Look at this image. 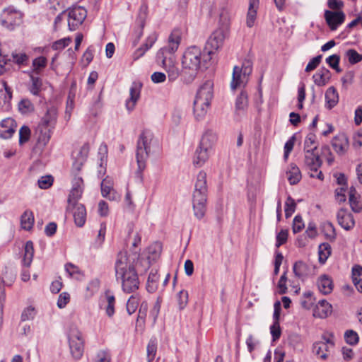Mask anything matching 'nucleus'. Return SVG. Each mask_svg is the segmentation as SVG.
<instances>
[{
	"instance_id": "ea45409f",
	"label": "nucleus",
	"mask_w": 362,
	"mask_h": 362,
	"mask_svg": "<svg viewBox=\"0 0 362 362\" xmlns=\"http://www.w3.org/2000/svg\"><path fill=\"white\" fill-rule=\"evenodd\" d=\"M345 56L347 58L349 62L351 64H355L362 60V54H360L354 49H349L346 50L345 52Z\"/></svg>"
},
{
	"instance_id": "b1692460",
	"label": "nucleus",
	"mask_w": 362,
	"mask_h": 362,
	"mask_svg": "<svg viewBox=\"0 0 362 362\" xmlns=\"http://www.w3.org/2000/svg\"><path fill=\"white\" fill-rule=\"evenodd\" d=\"M248 81V78L243 75L241 72L240 67L235 66L233 68L232 81L230 83V88L232 90H235L238 88L244 86Z\"/></svg>"
},
{
	"instance_id": "a19ab883",
	"label": "nucleus",
	"mask_w": 362,
	"mask_h": 362,
	"mask_svg": "<svg viewBox=\"0 0 362 362\" xmlns=\"http://www.w3.org/2000/svg\"><path fill=\"white\" fill-rule=\"evenodd\" d=\"M47 59L45 57H39L33 61V70L35 73L39 74L40 71L47 66Z\"/></svg>"
},
{
	"instance_id": "dca6fc26",
	"label": "nucleus",
	"mask_w": 362,
	"mask_h": 362,
	"mask_svg": "<svg viewBox=\"0 0 362 362\" xmlns=\"http://www.w3.org/2000/svg\"><path fill=\"white\" fill-rule=\"evenodd\" d=\"M324 17L331 30H337L345 21V14L341 11L326 10Z\"/></svg>"
},
{
	"instance_id": "39448f33",
	"label": "nucleus",
	"mask_w": 362,
	"mask_h": 362,
	"mask_svg": "<svg viewBox=\"0 0 362 362\" xmlns=\"http://www.w3.org/2000/svg\"><path fill=\"white\" fill-rule=\"evenodd\" d=\"M57 117V110L55 107H51L47 110L41 122L37 127V131L39 132L38 141L44 145L46 144L51 134V128H54Z\"/></svg>"
},
{
	"instance_id": "6e6d98bb",
	"label": "nucleus",
	"mask_w": 362,
	"mask_h": 362,
	"mask_svg": "<svg viewBox=\"0 0 362 362\" xmlns=\"http://www.w3.org/2000/svg\"><path fill=\"white\" fill-rule=\"evenodd\" d=\"M156 344L154 341H150L147 346V359L148 362H152L154 359L156 353Z\"/></svg>"
},
{
	"instance_id": "e433bc0d",
	"label": "nucleus",
	"mask_w": 362,
	"mask_h": 362,
	"mask_svg": "<svg viewBox=\"0 0 362 362\" xmlns=\"http://www.w3.org/2000/svg\"><path fill=\"white\" fill-rule=\"evenodd\" d=\"M331 252L332 248L329 243H324L320 244L318 248L319 262L321 264H325L331 255Z\"/></svg>"
},
{
	"instance_id": "4d7b16f0",
	"label": "nucleus",
	"mask_w": 362,
	"mask_h": 362,
	"mask_svg": "<svg viewBox=\"0 0 362 362\" xmlns=\"http://www.w3.org/2000/svg\"><path fill=\"white\" fill-rule=\"evenodd\" d=\"M270 332L272 336L273 341H276L281 337V330L279 322H274L270 327Z\"/></svg>"
},
{
	"instance_id": "423d86ee",
	"label": "nucleus",
	"mask_w": 362,
	"mask_h": 362,
	"mask_svg": "<svg viewBox=\"0 0 362 362\" xmlns=\"http://www.w3.org/2000/svg\"><path fill=\"white\" fill-rule=\"evenodd\" d=\"M153 134L150 131L145 130L140 134L136 146V161L139 169L143 170L146 168V162L150 152V144Z\"/></svg>"
},
{
	"instance_id": "c85d7f7f",
	"label": "nucleus",
	"mask_w": 362,
	"mask_h": 362,
	"mask_svg": "<svg viewBox=\"0 0 362 362\" xmlns=\"http://www.w3.org/2000/svg\"><path fill=\"white\" fill-rule=\"evenodd\" d=\"M329 71L326 68L319 69L313 76L314 83L319 86H325L329 79Z\"/></svg>"
},
{
	"instance_id": "2f4dec72",
	"label": "nucleus",
	"mask_w": 362,
	"mask_h": 362,
	"mask_svg": "<svg viewBox=\"0 0 362 362\" xmlns=\"http://www.w3.org/2000/svg\"><path fill=\"white\" fill-rule=\"evenodd\" d=\"M34 255L33 243L32 241H27L24 247V255L23 259V264L25 267H30Z\"/></svg>"
},
{
	"instance_id": "7c9ffc66",
	"label": "nucleus",
	"mask_w": 362,
	"mask_h": 362,
	"mask_svg": "<svg viewBox=\"0 0 362 362\" xmlns=\"http://www.w3.org/2000/svg\"><path fill=\"white\" fill-rule=\"evenodd\" d=\"M287 178L291 185L297 184L301 179V173L298 167L295 164H291L286 172Z\"/></svg>"
},
{
	"instance_id": "1a4fd4ad",
	"label": "nucleus",
	"mask_w": 362,
	"mask_h": 362,
	"mask_svg": "<svg viewBox=\"0 0 362 362\" xmlns=\"http://www.w3.org/2000/svg\"><path fill=\"white\" fill-rule=\"evenodd\" d=\"M321 339V341L313 344V351L320 358L326 360L334 349V337L332 333H325L322 335Z\"/></svg>"
},
{
	"instance_id": "aec40b11",
	"label": "nucleus",
	"mask_w": 362,
	"mask_h": 362,
	"mask_svg": "<svg viewBox=\"0 0 362 362\" xmlns=\"http://www.w3.org/2000/svg\"><path fill=\"white\" fill-rule=\"evenodd\" d=\"M101 193L103 197L110 200L118 201L119 195L113 189V180L111 177H107L101 182Z\"/></svg>"
},
{
	"instance_id": "3c124183",
	"label": "nucleus",
	"mask_w": 362,
	"mask_h": 362,
	"mask_svg": "<svg viewBox=\"0 0 362 362\" xmlns=\"http://www.w3.org/2000/svg\"><path fill=\"white\" fill-rule=\"evenodd\" d=\"M65 269L69 275L71 277H74L76 279H80L82 276L79 269L76 265L68 263L65 265Z\"/></svg>"
},
{
	"instance_id": "603ef678",
	"label": "nucleus",
	"mask_w": 362,
	"mask_h": 362,
	"mask_svg": "<svg viewBox=\"0 0 362 362\" xmlns=\"http://www.w3.org/2000/svg\"><path fill=\"white\" fill-rule=\"evenodd\" d=\"M11 57L13 62L18 65L26 64L28 61V56L24 52H13Z\"/></svg>"
},
{
	"instance_id": "09e8293b",
	"label": "nucleus",
	"mask_w": 362,
	"mask_h": 362,
	"mask_svg": "<svg viewBox=\"0 0 362 362\" xmlns=\"http://www.w3.org/2000/svg\"><path fill=\"white\" fill-rule=\"evenodd\" d=\"M30 129L28 126L21 127L19 130V144L22 145L27 142L30 139Z\"/></svg>"
},
{
	"instance_id": "de8ad7c7",
	"label": "nucleus",
	"mask_w": 362,
	"mask_h": 362,
	"mask_svg": "<svg viewBox=\"0 0 362 362\" xmlns=\"http://www.w3.org/2000/svg\"><path fill=\"white\" fill-rule=\"evenodd\" d=\"M107 303V305L105 308L106 314L111 317L115 313V299L113 295H110L109 292L106 293Z\"/></svg>"
},
{
	"instance_id": "c756f323",
	"label": "nucleus",
	"mask_w": 362,
	"mask_h": 362,
	"mask_svg": "<svg viewBox=\"0 0 362 362\" xmlns=\"http://www.w3.org/2000/svg\"><path fill=\"white\" fill-rule=\"evenodd\" d=\"M216 140V134L211 130H208L204 134L199 145L202 146V148H206L211 150Z\"/></svg>"
},
{
	"instance_id": "052dcab7",
	"label": "nucleus",
	"mask_w": 362,
	"mask_h": 362,
	"mask_svg": "<svg viewBox=\"0 0 362 362\" xmlns=\"http://www.w3.org/2000/svg\"><path fill=\"white\" fill-rule=\"evenodd\" d=\"M35 315V310L34 308L28 307L25 308L21 315L22 321L33 320Z\"/></svg>"
},
{
	"instance_id": "680f3d73",
	"label": "nucleus",
	"mask_w": 362,
	"mask_h": 362,
	"mask_svg": "<svg viewBox=\"0 0 362 362\" xmlns=\"http://www.w3.org/2000/svg\"><path fill=\"white\" fill-rule=\"evenodd\" d=\"M304 228V223L300 216H295L293 223V232L294 233H299Z\"/></svg>"
},
{
	"instance_id": "473e14b6",
	"label": "nucleus",
	"mask_w": 362,
	"mask_h": 362,
	"mask_svg": "<svg viewBox=\"0 0 362 362\" xmlns=\"http://www.w3.org/2000/svg\"><path fill=\"white\" fill-rule=\"evenodd\" d=\"M325 100L329 109L332 108L338 103L339 95L335 88L329 87L326 90Z\"/></svg>"
},
{
	"instance_id": "79ce46f5",
	"label": "nucleus",
	"mask_w": 362,
	"mask_h": 362,
	"mask_svg": "<svg viewBox=\"0 0 362 362\" xmlns=\"http://www.w3.org/2000/svg\"><path fill=\"white\" fill-rule=\"evenodd\" d=\"M139 298L137 296H132L127 303V310L129 315L133 314L136 310L139 304Z\"/></svg>"
},
{
	"instance_id": "f3484780",
	"label": "nucleus",
	"mask_w": 362,
	"mask_h": 362,
	"mask_svg": "<svg viewBox=\"0 0 362 362\" xmlns=\"http://www.w3.org/2000/svg\"><path fill=\"white\" fill-rule=\"evenodd\" d=\"M17 123L11 117L6 118L0 122V138L11 139L16 131Z\"/></svg>"
},
{
	"instance_id": "f8f14e48",
	"label": "nucleus",
	"mask_w": 362,
	"mask_h": 362,
	"mask_svg": "<svg viewBox=\"0 0 362 362\" xmlns=\"http://www.w3.org/2000/svg\"><path fill=\"white\" fill-rule=\"evenodd\" d=\"M87 16L86 10L81 6L74 7L68 11V26L70 30H76Z\"/></svg>"
},
{
	"instance_id": "72a5a7b5",
	"label": "nucleus",
	"mask_w": 362,
	"mask_h": 362,
	"mask_svg": "<svg viewBox=\"0 0 362 362\" xmlns=\"http://www.w3.org/2000/svg\"><path fill=\"white\" fill-rule=\"evenodd\" d=\"M194 192L207 193L206 173L201 171L197 175Z\"/></svg>"
},
{
	"instance_id": "f257e3e1",
	"label": "nucleus",
	"mask_w": 362,
	"mask_h": 362,
	"mask_svg": "<svg viewBox=\"0 0 362 362\" xmlns=\"http://www.w3.org/2000/svg\"><path fill=\"white\" fill-rule=\"evenodd\" d=\"M182 39V31L174 29L168 39V44L159 49L156 59L168 74V81L173 82L180 76V70L177 66L174 53L177 50Z\"/></svg>"
},
{
	"instance_id": "8fccbe9b",
	"label": "nucleus",
	"mask_w": 362,
	"mask_h": 362,
	"mask_svg": "<svg viewBox=\"0 0 362 362\" xmlns=\"http://www.w3.org/2000/svg\"><path fill=\"white\" fill-rule=\"evenodd\" d=\"M32 85L30 88V91L32 94L37 95L41 90L42 81L38 77L31 76Z\"/></svg>"
},
{
	"instance_id": "e2e57ef3",
	"label": "nucleus",
	"mask_w": 362,
	"mask_h": 362,
	"mask_svg": "<svg viewBox=\"0 0 362 362\" xmlns=\"http://www.w3.org/2000/svg\"><path fill=\"white\" fill-rule=\"evenodd\" d=\"M288 231L286 230H281L276 235V247H279L281 245L287 241Z\"/></svg>"
},
{
	"instance_id": "7ed1b4c3",
	"label": "nucleus",
	"mask_w": 362,
	"mask_h": 362,
	"mask_svg": "<svg viewBox=\"0 0 362 362\" xmlns=\"http://www.w3.org/2000/svg\"><path fill=\"white\" fill-rule=\"evenodd\" d=\"M211 57L206 53H202V49L197 46L188 47L182 55V73L187 77V81H192L202 67H206Z\"/></svg>"
},
{
	"instance_id": "4c0bfd02",
	"label": "nucleus",
	"mask_w": 362,
	"mask_h": 362,
	"mask_svg": "<svg viewBox=\"0 0 362 362\" xmlns=\"http://www.w3.org/2000/svg\"><path fill=\"white\" fill-rule=\"evenodd\" d=\"M111 354L107 349H100L97 351L94 356L93 362H111Z\"/></svg>"
},
{
	"instance_id": "5fc2aeb1",
	"label": "nucleus",
	"mask_w": 362,
	"mask_h": 362,
	"mask_svg": "<svg viewBox=\"0 0 362 362\" xmlns=\"http://www.w3.org/2000/svg\"><path fill=\"white\" fill-rule=\"evenodd\" d=\"M312 148H315V151H317V146L315 145V135L310 133L305 140L304 151L310 150Z\"/></svg>"
},
{
	"instance_id": "58836bf2",
	"label": "nucleus",
	"mask_w": 362,
	"mask_h": 362,
	"mask_svg": "<svg viewBox=\"0 0 362 362\" xmlns=\"http://www.w3.org/2000/svg\"><path fill=\"white\" fill-rule=\"evenodd\" d=\"M18 110L22 114H28L34 111V105L28 99H22L18 103Z\"/></svg>"
},
{
	"instance_id": "4be33fe9",
	"label": "nucleus",
	"mask_w": 362,
	"mask_h": 362,
	"mask_svg": "<svg viewBox=\"0 0 362 362\" xmlns=\"http://www.w3.org/2000/svg\"><path fill=\"white\" fill-rule=\"evenodd\" d=\"M317 286L319 291L324 295L331 293L334 288L333 281L332 278L327 274H322L318 277Z\"/></svg>"
},
{
	"instance_id": "6ab92c4d",
	"label": "nucleus",
	"mask_w": 362,
	"mask_h": 362,
	"mask_svg": "<svg viewBox=\"0 0 362 362\" xmlns=\"http://www.w3.org/2000/svg\"><path fill=\"white\" fill-rule=\"evenodd\" d=\"M72 213L74 223L78 227H82L86 220V210L85 206L79 203H74L71 209L67 210Z\"/></svg>"
},
{
	"instance_id": "338daca9",
	"label": "nucleus",
	"mask_w": 362,
	"mask_h": 362,
	"mask_svg": "<svg viewBox=\"0 0 362 362\" xmlns=\"http://www.w3.org/2000/svg\"><path fill=\"white\" fill-rule=\"evenodd\" d=\"M349 204L351 208V210L356 213H359L362 210V205L358 201V197L349 198Z\"/></svg>"
},
{
	"instance_id": "9b49d317",
	"label": "nucleus",
	"mask_w": 362,
	"mask_h": 362,
	"mask_svg": "<svg viewBox=\"0 0 362 362\" xmlns=\"http://www.w3.org/2000/svg\"><path fill=\"white\" fill-rule=\"evenodd\" d=\"M225 37L226 32L223 28H218L211 33L205 45V49L210 57L223 46Z\"/></svg>"
},
{
	"instance_id": "69168bd1",
	"label": "nucleus",
	"mask_w": 362,
	"mask_h": 362,
	"mask_svg": "<svg viewBox=\"0 0 362 362\" xmlns=\"http://www.w3.org/2000/svg\"><path fill=\"white\" fill-rule=\"evenodd\" d=\"M362 279V267L356 265L352 269V280L355 284L356 281H360Z\"/></svg>"
},
{
	"instance_id": "5701e85b",
	"label": "nucleus",
	"mask_w": 362,
	"mask_h": 362,
	"mask_svg": "<svg viewBox=\"0 0 362 362\" xmlns=\"http://www.w3.org/2000/svg\"><path fill=\"white\" fill-rule=\"evenodd\" d=\"M142 84L140 82H134L130 88V98L127 100L126 107L128 110H132L140 96Z\"/></svg>"
},
{
	"instance_id": "c9c22d12",
	"label": "nucleus",
	"mask_w": 362,
	"mask_h": 362,
	"mask_svg": "<svg viewBox=\"0 0 362 362\" xmlns=\"http://www.w3.org/2000/svg\"><path fill=\"white\" fill-rule=\"evenodd\" d=\"M295 275L300 279L307 276L309 274L308 267L302 261L296 262L293 267Z\"/></svg>"
},
{
	"instance_id": "6e6552de",
	"label": "nucleus",
	"mask_w": 362,
	"mask_h": 362,
	"mask_svg": "<svg viewBox=\"0 0 362 362\" xmlns=\"http://www.w3.org/2000/svg\"><path fill=\"white\" fill-rule=\"evenodd\" d=\"M69 346L71 356L79 360L83 355L85 339L82 332L77 328H71L68 335Z\"/></svg>"
},
{
	"instance_id": "a18cd8bd",
	"label": "nucleus",
	"mask_w": 362,
	"mask_h": 362,
	"mask_svg": "<svg viewBox=\"0 0 362 362\" xmlns=\"http://www.w3.org/2000/svg\"><path fill=\"white\" fill-rule=\"evenodd\" d=\"M344 339L346 342L351 346L357 344L359 341L358 334L351 329L345 332Z\"/></svg>"
},
{
	"instance_id": "13d9d810",
	"label": "nucleus",
	"mask_w": 362,
	"mask_h": 362,
	"mask_svg": "<svg viewBox=\"0 0 362 362\" xmlns=\"http://www.w3.org/2000/svg\"><path fill=\"white\" fill-rule=\"evenodd\" d=\"M321 59H322V55H318V56L313 58L307 64V66L305 67V71L310 72V71L315 69L320 64Z\"/></svg>"
},
{
	"instance_id": "c03bdc74",
	"label": "nucleus",
	"mask_w": 362,
	"mask_h": 362,
	"mask_svg": "<svg viewBox=\"0 0 362 362\" xmlns=\"http://www.w3.org/2000/svg\"><path fill=\"white\" fill-rule=\"evenodd\" d=\"M339 62L340 56L338 54H332L326 59V62L337 73H340L342 71L339 66Z\"/></svg>"
},
{
	"instance_id": "49530a36",
	"label": "nucleus",
	"mask_w": 362,
	"mask_h": 362,
	"mask_svg": "<svg viewBox=\"0 0 362 362\" xmlns=\"http://www.w3.org/2000/svg\"><path fill=\"white\" fill-rule=\"evenodd\" d=\"M296 208V203L293 199L288 197L285 203V216L289 218L294 212Z\"/></svg>"
},
{
	"instance_id": "bf43d9fd",
	"label": "nucleus",
	"mask_w": 362,
	"mask_h": 362,
	"mask_svg": "<svg viewBox=\"0 0 362 362\" xmlns=\"http://www.w3.org/2000/svg\"><path fill=\"white\" fill-rule=\"evenodd\" d=\"M178 303L180 309L184 308L188 302V293L187 291H180L177 294Z\"/></svg>"
},
{
	"instance_id": "412c9836",
	"label": "nucleus",
	"mask_w": 362,
	"mask_h": 362,
	"mask_svg": "<svg viewBox=\"0 0 362 362\" xmlns=\"http://www.w3.org/2000/svg\"><path fill=\"white\" fill-rule=\"evenodd\" d=\"M332 146L337 154H345L349 146L347 136L344 134L337 135L332 139Z\"/></svg>"
},
{
	"instance_id": "bb28decb",
	"label": "nucleus",
	"mask_w": 362,
	"mask_h": 362,
	"mask_svg": "<svg viewBox=\"0 0 362 362\" xmlns=\"http://www.w3.org/2000/svg\"><path fill=\"white\" fill-rule=\"evenodd\" d=\"M209 151L210 150L206 148H202V146L199 145V148L195 152L193 159V164L197 167H201L209 159Z\"/></svg>"
},
{
	"instance_id": "a211bd4d",
	"label": "nucleus",
	"mask_w": 362,
	"mask_h": 362,
	"mask_svg": "<svg viewBox=\"0 0 362 362\" xmlns=\"http://www.w3.org/2000/svg\"><path fill=\"white\" fill-rule=\"evenodd\" d=\"M338 223L346 230L352 229L355 226L353 215L345 209H341L337 214Z\"/></svg>"
},
{
	"instance_id": "cd10ccee",
	"label": "nucleus",
	"mask_w": 362,
	"mask_h": 362,
	"mask_svg": "<svg viewBox=\"0 0 362 362\" xmlns=\"http://www.w3.org/2000/svg\"><path fill=\"white\" fill-rule=\"evenodd\" d=\"M248 107V95L245 91H241L235 100V112L238 115L243 114Z\"/></svg>"
},
{
	"instance_id": "37998d69",
	"label": "nucleus",
	"mask_w": 362,
	"mask_h": 362,
	"mask_svg": "<svg viewBox=\"0 0 362 362\" xmlns=\"http://www.w3.org/2000/svg\"><path fill=\"white\" fill-rule=\"evenodd\" d=\"M230 23V13L226 8H222L219 13V23L223 27L227 28Z\"/></svg>"
},
{
	"instance_id": "f03ea898",
	"label": "nucleus",
	"mask_w": 362,
	"mask_h": 362,
	"mask_svg": "<svg viewBox=\"0 0 362 362\" xmlns=\"http://www.w3.org/2000/svg\"><path fill=\"white\" fill-rule=\"evenodd\" d=\"M137 263L134 265L129 259L126 252L117 254L115 264V277L120 281L124 292H135L139 287V281L136 270Z\"/></svg>"
},
{
	"instance_id": "ddd939ff",
	"label": "nucleus",
	"mask_w": 362,
	"mask_h": 362,
	"mask_svg": "<svg viewBox=\"0 0 362 362\" xmlns=\"http://www.w3.org/2000/svg\"><path fill=\"white\" fill-rule=\"evenodd\" d=\"M207 193L193 192L192 194V208L194 216L198 218H202L206 211Z\"/></svg>"
},
{
	"instance_id": "0eeeda50",
	"label": "nucleus",
	"mask_w": 362,
	"mask_h": 362,
	"mask_svg": "<svg viewBox=\"0 0 362 362\" xmlns=\"http://www.w3.org/2000/svg\"><path fill=\"white\" fill-rule=\"evenodd\" d=\"M322 163L319 153L315 151V148L304 152V167L308 171L311 177H317L320 180L324 179L322 171H318Z\"/></svg>"
},
{
	"instance_id": "0e129e2a",
	"label": "nucleus",
	"mask_w": 362,
	"mask_h": 362,
	"mask_svg": "<svg viewBox=\"0 0 362 362\" xmlns=\"http://www.w3.org/2000/svg\"><path fill=\"white\" fill-rule=\"evenodd\" d=\"M70 42H71V39L69 37L57 40L53 43V45H52V48L55 50L62 49L65 47L68 46L69 45Z\"/></svg>"
},
{
	"instance_id": "4468645a",
	"label": "nucleus",
	"mask_w": 362,
	"mask_h": 362,
	"mask_svg": "<svg viewBox=\"0 0 362 362\" xmlns=\"http://www.w3.org/2000/svg\"><path fill=\"white\" fill-rule=\"evenodd\" d=\"M90 147L87 144H83L78 150L74 151L72 164V173H78L84 163L86 161Z\"/></svg>"
},
{
	"instance_id": "2eb2a0df",
	"label": "nucleus",
	"mask_w": 362,
	"mask_h": 362,
	"mask_svg": "<svg viewBox=\"0 0 362 362\" xmlns=\"http://www.w3.org/2000/svg\"><path fill=\"white\" fill-rule=\"evenodd\" d=\"M74 176L73 187L68 199L67 210L71 209L74 203H78L77 200L81 197L83 192V181L81 177L78 176V173H72Z\"/></svg>"
},
{
	"instance_id": "f704fd0d",
	"label": "nucleus",
	"mask_w": 362,
	"mask_h": 362,
	"mask_svg": "<svg viewBox=\"0 0 362 362\" xmlns=\"http://www.w3.org/2000/svg\"><path fill=\"white\" fill-rule=\"evenodd\" d=\"M34 223V216L31 211H25L21 216V224L22 228L29 230L33 228Z\"/></svg>"
},
{
	"instance_id": "9d476101",
	"label": "nucleus",
	"mask_w": 362,
	"mask_h": 362,
	"mask_svg": "<svg viewBox=\"0 0 362 362\" xmlns=\"http://www.w3.org/2000/svg\"><path fill=\"white\" fill-rule=\"evenodd\" d=\"M23 13L13 6L5 8L1 15V24L4 28L12 30L21 25L23 21Z\"/></svg>"
},
{
	"instance_id": "a878e982",
	"label": "nucleus",
	"mask_w": 362,
	"mask_h": 362,
	"mask_svg": "<svg viewBox=\"0 0 362 362\" xmlns=\"http://www.w3.org/2000/svg\"><path fill=\"white\" fill-rule=\"evenodd\" d=\"M259 0H250L249 8L247 13L246 24L249 28H252L255 22L257 11L259 8Z\"/></svg>"
},
{
	"instance_id": "774afa93",
	"label": "nucleus",
	"mask_w": 362,
	"mask_h": 362,
	"mask_svg": "<svg viewBox=\"0 0 362 362\" xmlns=\"http://www.w3.org/2000/svg\"><path fill=\"white\" fill-rule=\"evenodd\" d=\"M241 72H243V75L245 76L247 78L252 73V63L249 60H245L241 67H240Z\"/></svg>"
},
{
	"instance_id": "393cba45",
	"label": "nucleus",
	"mask_w": 362,
	"mask_h": 362,
	"mask_svg": "<svg viewBox=\"0 0 362 362\" xmlns=\"http://www.w3.org/2000/svg\"><path fill=\"white\" fill-rule=\"evenodd\" d=\"M332 313V305L325 300L318 302L314 310V316L320 318H325Z\"/></svg>"
},
{
	"instance_id": "864d4df0",
	"label": "nucleus",
	"mask_w": 362,
	"mask_h": 362,
	"mask_svg": "<svg viewBox=\"0 0 362 362\" xmlns=\"http://www.w3.org/2000/svg\"><path fill=\"white\" fill-rule=\"evenodd\" d=\"M54 179L51 175L42 176L38 180V186L41 189H48L53 184Z\"/></svg>"
},
{
	"instance_id": "20e7f679",
	"label": "nucleus",
	"mask_w": 362,
	"mask_h": 362,
	"mask_svg": "<svg viewBox=\"0 0 362 362\" xmlns=\"http://www.w3.org/2000/svg\"><path fill=\"white\" fill-rule=\"evenodd\" d=\"M213 98V83L204 82L198 89L194 100L193 111L197 120L202 119L206 115Z\"/></svg>"
}]
</instances>
